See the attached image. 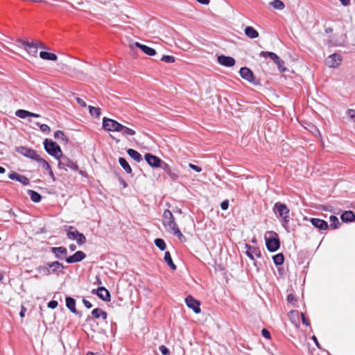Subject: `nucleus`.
I'll return each instance as SVG.
<instances>
[{
	"label": "nucleus",
	"instance_id": "338daca9",
	"mask_svg": "<svg viewBox=\"0 0 355 355\" xmlns=\"http://www.w3.org/2000/svg\"><path fill=\"white\" fill-rule=\"evenodd\" d=\"M29 116L38 118V117H40V114H35V113H33V112H31V114L29 115Z\"/></svg>",
	"mask_w": 355,
	"mask_h": 355
},
{
	"label": "nucleus",
	"instance_id": "20e7f679",
	"mask_svg": "<svg viewBox=\"0 0 355 355\" xmlns=\"http://www.w3.org/2000/svg\"><path fill=\"white\" fill-rule=\"evenodd\" d=\"M44 147L48 154L54 157L55 159L59 158L62 153L61 148L56 142L50 139H45L44 142Z\"/></svg>",
	"mask_w": 355,
	"mask_h": 355
},
{
	"label": "nucleus",
	"instance_id": "f257e3e1",
	"mask_svg": "<svg viewBox=\"0 0 355 355\" xmlns=\"http://www.w3.org/2000/svg\"><path fill=\"white\" fill-rule=\"evenodd\" d=\"M163 225L173 232L174 235L178 237L179 239L184 238L183 234L179 230L177 223L175 221V218L172 212L169 209H165L163 213L162 219Z\"/></svg>",
	"mask_w": 355,
	"mask_h": 355
},
{
	"label": "nucleus",
	"instance_id": "3c124183",
	"mask_svg": "<svg viewBox=\"0 0 355 355\" xmlns=\"http://www.w3.org/2000/svg\"><path fill=\"white\" fill-rule=\"evenodd\" d=\"M189 166L192 168L193 170H194L195 171L198 172V173H200L202 171V168L197 166V165H195L193 164H189Z\"/></svg>",
	"mask_w": 355,
	"mask_h": 355
},
{
	"label": "nucleus",
	"instance_id": "79ce46f5",
	"mask_svg": "<svg viewBox=\"0 0 355 355\" xmlns=\"http://www.w3.org/2000/svg\"><path fill=\"white\" fill-rule=\"evenodd\" d=\"M37 162L41 164L42 168L44 170L49 171L51 169L50 164L43 158L40 157Z\"/></svg>",
	"mask_w": 355,
	"mask_h": 355
},
{
	"label": "nucleus",
	"instance_id": "e2e57ef3",
	"mask_svg": "<svg viewBox=\"0 0 355 355\" xmlns=\"http://www.w3.org/2000/svg\"><path fill=\"white\" fill-rule=\"evenodd\" d=\"M239 74L242 78H244V67H241L239 70Z\"/></svg>",
	"mask_w": 355,
	"mask_h": 355
},
{
	"label": "nucleus",
	"instance_id": "37998d69",
	"mask_svg": "<svg viewBox=\"0 0 355 355\" xmlns=\"http://www.w3.org/2000/svg\"><path fill=\"white\" fill-rule=\"evenodd\" d=\"M245 248L248 250L245 251V255H247L251 260L252 264L254 266H257V262L254 261V257L253 256V254L252 252L250 251L251 247L248 245V244H245Z\"/></svg>",
	"mask_w": 355,
	"mask_h": 355
},
{
	"label": "nucleus",
	"instance_id": "bb28decb",
	"mask_svg": "<svg viewBox=\"0 0 355 355\" xmlns=\"http://www.w3.org/2000/svg\"><path fill=\"white\" fill-rule=\"evenodd\" d=\"M40 57L43 60L55 61L58 58L55 53H49L46 51H41L40 53Z\"/></svg>",
	"mask_w": 355,
	"mask_h": 355
},
{
	"label": "nucleus",
	"instance_id": "a211bd4d",
	"mask_svg": "<svg viewBox=\"0 0 355 355\" xmlns=\"http://www.w3.org/2000/svg\"><path fill=\"white\" fill-rule=\"evenodd\" d=\"M8 178L10 180H16L17 182H19L23 185H28L29 183H30V180H29V179L27 177H26L24 175H20V174H18V173H17L15 172L10 173L9 174V175H8Z\"/></svg>",
	"mask_w": 355,
	"mask_h": 355
},
{
	"label": "nucleus",
	"instance_id": "ea45409f",
	"mask_svg": "<svg viewBox=\"0 0 355 355\" xmlns=\"http://www.w3.org/2000/svg\"><path fill=\"white\" fill-rule=\"evenodd\" d=\"M329 220L331 222L330 227L332 229H336L338 227L340 223H339L338 218L336 216H330Z\"/></svg>",
	"mask_w": 355,
	"mask_h": 355
},
{
	"label": "nucleus",
	"instance_id": "a18cd8bd",
	"mask_svg": "<svg viewBox=\"0 0 355 355\" xmlns=\"http://www.w3.org/2000/svg\"><path fill=\"white\" fill-rule=\"evenodd\" d=\"M161 60L167 63H173L175 62V59L172 55H163Z\"/></svg>",
	"mask_w": 355,
	"mask_h": 355
},
{
	"label": "nucleus",
	"instance_id": "8fccbe9b",
	"mask_svg": "<svg viewBox=\"0 0 355 355\" xmlns=\"http://www.w3.org/2000/svg\"><path fill=\"white\" fill-rule=\"evenodd\" d=\"M159 350L163 355H168L170 353L168 349L164 345H161L159 347Z\"/></svg>",
	"mask_w": 355,
	"mask_h": 355
},
{
	"label": "nucleus",
	"instance_id": "4be33fe9",
	"mask_svg": "<svg viewBox=\"0 0 355 355\" xmlns=\"http://www.w3.org/2000/svg\"><path fill=\"white\" fill-rule=\"evenodd\" d=\"M160 168L162 169H163L170 176V178L173 180H175L178 178V174L175 173V172L172 171V170L171 169L170 166L167 163H166L165 162H163V163H162V166H160Z\"/></svg>",
	"mask_w": 355,
	"mask_h": 355
},
{
	"label": "nucleus",
	"instance_id": "1a4fd4ad",
	"mask_svg": "<svg viewBox=\"0 0 355 355\" xmlns=\"http://www.w3.org/2000/svg\"><path fill=\"white\" fill-rule=\"evenodd\" d=\"M103 128L109 132H117L119 128H121V123L114 119L104 117L103 119Z\"/></svg>",
	"mask_w": 355,
	"mask_h": 355
},
{
	"label": "nucleus",
	"instance_id": "603ef678",
	"mask_svg": "<svg viewBox=\"0 0 355 355\" xmlns=\"http://www.w3.org/2000/svg\"><path fill=\"white\" fill-rule=\"evenodd\" d=\"M228 207H229V201L227 200L223 201L220 204V207L223 210L227 209Z\"/></svg>",
	"mask_w": 355,
	"mask_h": 355
},
{
	"label": "nucleus",
	"instance_id": "7ed1b4c3",
	"mask_svg": "<svg viewBox=\"0 0 355 355\" xmlns=\"http://www.w3.org/2000/svg\"><path fill=\"white\" fill-rule=\"evenodd\" d=\"M273 211L275 214L282 218V225L286 227L290 221L289 212L290 210L285 204L276 202L274 205Z\"/></svg>",
	"mask_w": 355,
	"mask_h": 355
},
{
	"label": "nucleus",
	"instance_id": "4c0bfd02",
	"mask_svg": "<svg viewBox=\"0 0 355 355\" xmlns=\"http://www.w3.org/2000/svg\"><path fill=\"white\" fill-rule=\"evenodd\" d=\"M31 114V112L25 110H18L15 112V115L21 119H25Z\"/></svg>",
	"mask_w": 355,
	"mask_h": 355
},
{
	"label": "nucleus",
	"instance_id": "774afa93",
	"mask_svg": "<svg viewBox=\"0 0 355 355\" xmlns=\"http://www.w3.org/2000/svg\"><path fill=\"white\" fill-rule=\"evenodd\" d=\"M95 284H101V278L98 276H96V282Z\"/></svg>",
	"mask_w": 355,
	"mask_h": 355
},
{
	"label": "nucleus",
	"instance_id": "f3484780",
	"mask_svg": "<svg viewBox=\"0 0 355 355\" xmlns=\"http://www.w3.org/2000/svg\"><path fill=\"white\" fill-rule=\"evenodd\" d=\"M218 62L225 67H232L235 64V60L230 56H226L224 55H220L217 57Z\"/></svg>",
	"mask_w": 355,
	"mask_h": 355
},
{
	"label": "nucleus",
	"instance_id": "4d7b16f0",
	"mask_svg": "<svg viewBox=\"0 0 355 355\" xmlns=\"http://www.w3.org/2000/svg\"><path fill=\"white\" fill-rule=\"evenodd\" d=\"M311 339L315 342L316 346L318 347V348H320V344L317 340V338L315 337V336L313 334L312 336H311Z\"/></svg>",
	"mask_w": 355,
	"mask_h": 355
},
{
	"label": "nucleus",
	"instance_id": "423d86ee",
	"mask_svg": "<svg viewBox=\"0 0 355 355\" xmlns=\"http://www.w3.org/2000/svg\"><path fill=\"white\" fill-rule=\"evenodd\" d=\"M260 55L263 57L268 56L277 66L281 72L286 71V67L284 66V62L273 52L261 51Z\"/></svg>",
	"mask_w": 355,
	"mask_h": 355
},
{
	"label": "nucleus",
	"instance_id": "4468645a",
	"mask_svg": "<svg viewBox=\"0 0 355 355\" xmlns=\"http://www.w3.org/2000/svg\"><path fill=\"white\" fill-rule=\"evenodd\" d=\"M50 251L54 254L55 257L58 259H65L67 255V250L65 247H52Z\"/></svg>",
	"mask_w": 355,
	"mask_h": 355
},
{
	"label": "nucleus",
	"instance_id": "0eeeda50",
	"mask_svg": "<svg viewBox=\"0 0 355 355\" xmlns=\"http://www.w3.org/2000/svg\"><path fill=\"white\" fill-rule=\"evenodd\" d=\"M17 43L18 46L24 48L29 55H36L38 49L37 43L28 42L20 39L17 40Z\"/></svg>",
	"mask_w": 355,
	"mask_h": 355
},
{
	"label": "nucleus",
	"instance_id": "de8ad7c7",
	"mask_svg": "<svg viewBox=\"0 0 355 355\" xmlns=\"http://www.w3.org/2000/svg\"><path fill=\"white\" fill-rule=\"evenodd\" d=\"M347 114L349 119L355 121V110L353 109H349L347 111Z\"/></svg>",
	"mask_w": 355,
	"mask_h": 355
},
{
	"label": "nucleus",
	"instance_id": "c03bdc74",
	"mask_svg": "<svg viewBox=\"0 0 355 355\" xmlns=\"http://www.w3.org/2000/svg\"><path fill=\"white\" fill-rule=\"evenodd\" d=\"M76 242L78 245H83L86 242V238L83 233L78 232L77 234Z\"/></svg>",
	"mask_w": 355,
	"mask_h": 355
},
{
	"label": "nucleus",
	"instance_id": "9b49d317",
	"mask_svg": "<svg viewBox=\"0 0 355 355\" xmlns=\"http://www.w3.org/2000/svg\"><path fill=\"white\" fill-rule=\"evenodd\" d=\"M52 274L58 275L60 272L63 273L64 269V265L58 261L47 262L45 263Z\"/></svg>",
	"mask_w": 355,
	"mask_h": 355
},
{
	"label": "nucleus",
	"instance_id": "58836bf2",
	"mask_svg": "<svg viewBox=\"0 0 355 355\" xmlns=\"http://www.w3.org/2000/svg\"><path fill=\"white\" fill-rule=\"evenodd\" d=\"M271 6L277 10H283L284 4L281 0H274L270 3Z\"/></svg>",
	"mask_w": 355,
	"mask_h": 355
},
{
	"label": "nucleus",
	"instance_id": "39448f33",
	"mask_svg": "<svg viewBox=\"0 0 355 355\" xmlns=\"http://www.w3.org/2000/svg\"><path fill=\"white\" fill-rule=\"evenodd\" d=\"M57 159L58 160V166L60 169L67 171V169L69 168L74 171L78 170V166L76 162H74L63 154H62V155H60Z\"/></svg>",
	"mask_w": 355,
	"mask_h": 355
},
{
	"label": "nucleus",
	"instance_id": "6ab92c4d",
	"mask_svg": "<svg viewBox=\"0 0 355 355\" xmlns=\"http://www.w3.org/2000/svg\"><path fill=\"white\" fill-rule=\"evenodd\" d=\"M310 221L315 227L320 230H325L329 227L327 223L325 220L320 218H311Z\"/></svg>",
	"mask_w": 355,
	"mask_h": 355
},
{
	"label": "nucleus",
	"instance_id": "a878e982",
	"mask_svg": "<svg viewBox=\"0 0 355 355\" xmlns=\"http://www.w3.org/2000/svg\"><path fill=\"white\" fill-rule=\"evenodd\" d=\"M245 36L255 39L259 37V33L252 26H245Z\"/></svg>",
	"mask_w": 355,
	"mask_h": 355
},
{
	"label": "nucleus",
	"instance_id": "aec40b11",
	"mask_svg": "<svg viewBox=\"0 0 355 355\" xmlns=\"http://www.w3.org/2000/svg\"><path fill=\"white\" fill-rule=\"evenodd\" d=\"M245 80H248L249 83L252 84L253 85H259L260 82L258 79L256 78L252 71L245 67Z\"/></svg>",
	"mask_w": 355,
	"mask_h": 355
},
{
	"label": "nucleus",
	"instance_id": "2eb2a0df",
	"mask_svg": "<svg viewBox=\"0 0 355 355\" xmlns=\"http://www.w3.org/2000/svg\"><path fill=\"white\" fill-rule=\"evenodd\" d=\"M341 62V56L338 53H333L326 59V64L329 67H336Z\"/></svg>",
	"mask_w": 355,
	"mask_h": 355
},
{
	"label": "nucleus",
	"instance_id": "09e8293b",
	"mask_svg": "<svg viewBox=\"0 0 355 355\" xmlns=\"http://www.w3.org/2000/svg\"><path fill=\"white\" fill-rule=\"evenodd\" d=\"M58 302L55 301V300H51L50 302H48V304H47V306L50 309H55L57 306H58Z\"/></svg>",
	"mask_w": 355,
	"mask_h": 355
},
{
	"label": "nucleus",
	"instance_id": "b1692460",
	"mask_svg": "<svg viewBox=\"0 0 355 355\" xmlns=\"http://www.w3.org/2000/svg\"><path fill=\"white\" fill-rule=\"evenodd\" d=\"M66 306L73 313H78L76 309V300L71 297H66Z\"/></svg>",
	"mask_w": 355,
	"mask_h": 355
},
{
	"label": "nucleus",
	"instance_id": "2f4dec72",
	"mask_svg": "<svg viewBox=\"0 0 355 355\" xmlns=\"http://www.w3.org/2000/svg\"><path fill=\"white\" fill-rule=\"evenodd\" d=\"M27 193L33 202H39L41 201L42 196L37 191L33 190H28Z\"/></svg>",
	"mask_w": 355,
	"mask_h": 355
},
{
	"label": "nucleus",
	"instance_id": "72a5a7b5",
	"mask_svg": "<svg viewBox=\"0 0 355 355\" xmlns=\"http://www.w3.org/2000/svg\"><path fill=\"white\" fill-rule=\"evenodd\" d=\"M92 316L95 318H98L100 316H102L103 319H106L107 318V313L98 308L94 309L92 311Z\"/></svg>",
	"mask_w": 355,
	"mask_h": 355
},
{
	"label": "nucleus",
	"instance_id": "ddd939ff",
	"mask_svg": "<svg viewBox=\"0 0 355 355\" xmlns=\"http://www.w3.org/2000/svg\"><path fill=\"white\" fill-rule=\"evenodd\" d=\"M185 303L187 306L191 309L195 313H200V302L196 300L194 297H193L191 295H188L185 298Z\"/></svg>",
	"mask_w": 355,
	"mask_h": 355
},
{
	"label": "nucleus",
	"instance_id": "f03ea898",
	"mask_svg": "<svg viewBox=\"0 0 355 355\" xmlns=\"http://www.w3.org/2000/svg\"><path fill=\"white\" fill-rule=\"evenodd\" d=\"M267 249L270 252L277 251L280 246L278 234L273 231H268L264 235Z\"/></svg>",
	"mask_w": 355,
	"mask_h": 355
},
{
	"label": "nucleus",
	"instance_id": "a19ab883",
	"mask_svg": "<svg viewBox=\"0 0 355 355\" xmlns=\"http://www.w3.org/2000/svg\"><path fill=\"white\" fill-rule=\"evenodd\" d=\"M155 245L160 250H164L166 249L165 241L162 239H156L155 240Z\"/></svg>",
	"mask_w": 355,
	"mask_h": 355
},
{
	"label": "nucleus",
	"instance_id": "c85d7f7f",
	"mask_svg": "<svg viewBox=\"0 0 355 355\" xmlns=\"http://www.w3.org/2000/svg\"><path fill=\"white\" fill-rule=\"evenodd\" d=\"M78 232H79L78 231V230L76 227H74L73 226H69L68 230L67 232V236L69 239L76 240L77 238L76 234H78Z\"/></svg>",
	"mask_w": 355,
	"mask_h": 355
},
{
	"label": "nucleus",
	"instance_id": "0e129e2a",
	"mask_svg": "<svg viewBox=\"0 0 355 355\" xmlns=\"http://www.w3.org/2000/svg\"><path fill=\"white\" fill-rule=\"evenodd\" d=\"M301 315H302V319L303 323L305 324L306 325H308L309 324H308L307 320L305 318L304 314L301 313Z\"/></svg>",
	"mask_w": 355,
	"mask_h": 355
},
{
	"label": "nucleus",
	"instance_id": "c756f323",
	"mask_svg": "<svg viewBox=\"0 0 355 355\" xmlns=\"http://www.w3.org/2000/svg\"><path fill=\"white\" fill-rule=\"evenodd\" d=\"M36 271L42 276H49L52 275L46 264L37 266L36 268Z\"/></svg>",
	"mask_w": 355,
	"mask_h": 355
},
{
	"label": "nucleus",
	"instance_id": "f8f14e48",
	"mask_svg": "<svg viewBox=\"0 0 355 355\" xmlns=\"http://www.w3.org/2000/svg\"><path fill=\"white\" fill-rule=\"evenodd\" d=\"M92 293L97 295L100 299L105 302H110L111 300L110 292L104 286H99L97 289H93Z\"/></svg>",
	"mask_w": 355,
	"mask_h": 355
},
{
	"label": "nucleus",
	"instance_id": "bf43d9fd",
	"mask_svg": "<svg viewBox=\"0 0 355 355\" xmlns=\"http://www.w3.org/2000/svg\"><path fill=\"white\" fill-rule=\"evenodd\" d=\"M119 181H120L121 184L123 185V188H126L128 187V184L123 179L120 178Z\"/></svg>",
	"mask_w": 355,
	"mask_h": 355
},
{
	"label": "nucleus",
	"instance_id": "cd10ccee",
	"mask_svg": "<svg viewBox=\"0 0 355 355\" xmlns=\"http://www.w3.org/2000/svg\"><path fill=\"white\" fill-rule=\"evenodd\" d=\"M340 218L343 222H352L355 219V216L353 211H346L341 215Z\"/></svg>",
	"mask_w": 355,
	"mask_h": 355
},
{
	"label": "nucleus",
	"instance_id": "680f3d73",
	"mask_svg": "<svg viewBox=\"0 0 355 355\" xmlns=\"http://www.w3.org/2000/svg\"><path fill=\"white\" fill-rule=\"evenodd\" d=\"M342 4L345 6H347L349 4L350 0H340Z\"/></svg>",
	"mask_w": 355,
	"mask_h": 355
},
{
	"label": "nucleus",
	"instance_id": "6e6d98bb",
	"mask_svg": "<svg viewBox=\"0 0 355 355\" xmlns=\"http://www.w3.org/2000/svg\"><path fill=\"white\" fill-rule=\"evenodd\" d=\"M287 301H288L289 303H293V302H295V301H296V300H295V296H294L293 294H289V295L287 296Z\"/></svg>",
	"mask_w": 355,
	"mask_h": 355
},
{
	"label": "nucleus",
	"instance_id": "f704fd0d",
	"mask_svg": "<svg viewBox=\"0 0 355 355\" xmlns=\"http://www.w3.org/2000/svg\"><path fill=\"white\" fill-rule=\"evenodd\" d=\"M272 259L275 265L280 266L284 263V257L282 253H279L273 256Z\"/></svg>",
	"mask_w": 355,
	"mask_h": 355
},
{
	"label": "nucleus",
	"instance_id": "69168bd1",
	"mask_svg": "<svg viewBox=\"0 0 355 355\" xmlns=\"http://www.w3.org/2000/svg\"><path fill=\"white\" fill-rule=\"evenodd\" d=\"M69 250L73 252V251L76 250V245L75 244H71V245H69Z\"/></svg>",
	"mask_w": 355,
	"mask_h": 355
},
{
	"label": "nucleus",
	"instance_id": "5fc2aeb1",
	"mask_svg": "<svg viewBox=\"0 0 355 355\" xmlns=\"http://www.w3.org/2000/svg\"><path fill=\"white\" fill-rule=\"evenodd\" d=\"M83 303L84 304L85 306L87 309H90L92 307V304L90 302L83 298Z\"/></svg>",
	"mask_w": 355,
	"mask_h": 355
},
{
	"label": "nucleus",
	"instance_id": "c9c22d12",
	"mask_svg": "<svg viewBox=\"0 0 355 355\" xmlns=\"http://www.w3.org/2000/svg\"><path fill=\"white\" fill-rule=\"evenodd\" d=\"M54 137L56 139H60L62 141H64L65 143H67L68 139L67 137L65 136L64 133L62 130H57L54 132Z\"/></svg>",
	"mask_w": 355,
	"mask_h": 355
},
{
	"label": "nucleus",
	"instance_id": "052dcab7",
	"mask_svg": "<svg viewBox=\"0 0 355 355\" xmlns=\"http://www.w3.org/2000/svg\"><path fill=\"white\" fill-rule=\"evenodd\" d=\"M25 312H26V309L22 306L21 310L19 313V315L21 318H23L24 316Z\"/></svg>",
	"mask_w": 355,
	"mask_h": 355
},
{
	"label": "nucleus",
	"instance_id": "412c9836",
	"mask_svg": "<svg viewBox=\"0 0 355 355\" xmlns=\"http://www.w3.org/2000/svg\"><path fill=\"white\" fill-rule=\"evenodd\" d=\"M135 46L140 49L146 55H148L150 56H153L156 54L155 49H154L151 47H149L146 45L140 44L139 42H137L135 43Z\"/></svg>",
	"mask_w": 355,
	"mask_h": 355
},
{
	"label": "nucleus",
	"instance_id": "9d476101",
	"mask_svg": "<svg viewBox=\"0 0 355 355\" xmlns=\"http://www.w3.org/2000/svg\"><path fill=\"white\" fill-rule=\"evenodd\" d=\"M144 158L148 164L153 168H160L164 162L157 156L150 153H146L144 155Z\"/></svg>",
	"mask_w": 355,
	"mask_h": 355
},
{
	"label": "nucleus",
	"instance_id": "dca6fc26",
	"mask_svg": "<svg viewBox=\"0 0 355 355\" xmlns=\"http://www.w3.org/2000/svg\"><path fill=\"white\" fill-rule=\"evenodd\" d=\"M86 257V254L83 251H77L73 255L66 257V261L68 263H73L83 261Z\"/></svg>",
	"mask_w": 355,
	"mask_h": 355
},
{
	"label": "nucleus",
	"instance_id": "49530a36",
	"mask_svg": "<svg viewBox=\"0 0 355 355\" xmlns=\"http://www.w3.org/2000/svg\"><path fill=\"white\" fill-rule=\"evenodd\" d=\"M36 124L40 126V128L42 132L44 133H49L51 132V128L48 125L40 124L39 123H37Z\"/></svg>",
	"mask_w": 355,
	"mask_h": 355
},
{
	"label": "nucleus",
	"instance_id": "473e14b6",
	"mask_svg": "<svg viewBox=\"0 0 355 355\" xmlns=\"http://www.w3.org/2000/svg\"><path fill=\"white\" fill-rule=\"evenodd\" d=\"M164 259L165 262L168 265V266L172 270H175L176 269V266L173 263V261L172 260L171 255L169 252H165Z\"/></svg>",
	"mask_w": 355,
	"mask_h": 355
},
{
	"label": "nucleus",
	"instance_id": "13d9d810",
	"mask_svg": "<svg viewBox=\"0 0 355 355\" xmlns=\"http://www.w3.org/2000/svg\"><path fill=\"white\" fill-rule=\"evenodd\" d=\"M49 172V174L51 177V178L52 179L53 181H55V175L53 174V172L52 171V169H51Z\"/></svg>",
	"mask_w": 355,
	"mask_h": 355
},
{
	"label": "nucleus",
	"instance_id": "5701e85b",
	"mask_svg": "<svg viewBox=\"0 0 355 355\" xmlns=\"http://www.w3.org/2000/svg\"><path fill=\"white\" fill-rule=\"evenodd\" d=\"M117 132H120L123 136H133L136 134V132L130 128H128L121 123V128H119Z\"/></svg>",
	"mask_w": 355,
	"mask_h": 355
},
{
	"label": "nucleus",
	"instance_id": "6e6552de",
	"mask_svg": "<svg viewBox=\"0 0 355 355\" xmlns=\"http://www.w3.org/2000/svg\"><path fill=\"white\" fill-rule=\"evenodd\" d=\"M15 151L35 161H37L40 157V155H37L36 150L32 148H27L26 146L16 147Z\"/></svg>",
	"mask_w": 355,
	"mask_h": 355
},
{
	"label": "nucleus",
	"instance_id": "393cba45",
	"mask_svg": "<svg viewBox=\"0 0 355 355\" xmlns=\"http://www.w3.org/2000/svg\"><path fill=\"white\" fill-rule=\"evenodd\" d=\"M127 153L131 158H132L137 162H140L143 160L141 155L134 149H128L127 150Z\"/></svg>",
	"mask_w": 355,
	"mask_h": 355
},
{
	"label": "nucleus",
	"instance_id": "864d4df0",
	"mask_svg": "<svg viewBox=\"0 0 355 355\" xmlns=\"http://www.w3.org/2000/svg\"><path fill=\"white\" fill-rule=\"evenodd\" d=\"M76 101L82 107H86L87 106V104L85 102V101H83L82 98H80L79 97L76 98Z\"/></svg>",
	"mask_w": 355,
	"mask_h": 355
},
{
	"label": "nucleus",
	"instance_id": "7c9ffc66",
	"mask_svg": "<svg viewBox=\"0 0 355 355\" xmlns=\"http://www.w3.org/2000/svg\"><path fill=\"white\" fill-rule=\"evenodd\" d=\"M119 163L127 173H132V168L129 165L128 162H127V160L124 157H120L119 159Z\"/></svg>",
	"mask_w": 355,
	"mask_h": 355
},
{
	"label": "nucleus",
	"instance_id": "e433bc0d",
	"mask_svg": "<svg viewBox=\"0 0 355 355\" xmlns=\"http://www.w3.org/2000/svg\"><path fill=\"white\" fill-rule=\"evenodd\" d=\"M89 111L90 114L92 116L98 117L101 115V109L99 107H96L89 105Z\"/></svg>",
	"mask_w": 355,
	"mask_h": 355
}]
</instances>
